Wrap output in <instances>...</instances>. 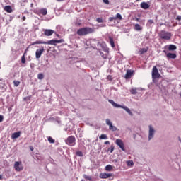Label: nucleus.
Returning a JSON list of instances; mask_svg holds the SVG:
<instances>
[{
	"instance_id": "nucleus-1",
	"label": "nucleus",
	"mask_w": 181,
	"mask_h": 181,
	"mask_svg": "<svg viewBox=\"0 0 181 181\" xmlns=\"http://www.w3.org/2000/svg\"><path fill=\"white\" fill-rule=\"evenodd\" d=\"M94 29L89 27H85L80 28L77 30L76 33L78 36H86V35H90V33H93Z\"/></svg>"
},
{
	"instance_id": "nucleus-2",
	"label": "nucleus",
	"mask_w": 181,
	"mask_h": 181,
	"mask_svg": "<svg viewBox=\"0 0 181 181\" xmlns=\"http://www.w3.org/2000/svg\"><path fill=\"white\" fill-rule=\"evenodd\" d=\"M108 102L110 104H112V105H113L115 107V108H122V110H124L126 111V112H127V114H129V115H131L132 117V115H134V114H132V112H131V110H129V108H128V107L117 104L115 102H114V100H109Z\"/></svg>"
},
{
	"instance_id": "nucleus-3",
	"label": "nucleus",
	"mask_w": 181,
	"mask_h": 181,
	"mask_svg": "<svg viewBox=\"0 0 181 181\" xmlns=\"http://www.w3.org/2000/svg\"><path fill=\"white\" fill-rule=\"evenodd\" d=\"M159 37L163 40H170L172 37V33L165 30H161L159 33Z\"/></svg>"
},
{
	"instance_id": "nucleus-4",
	"label": "nucleus",
	"mask_w": 181,
	"mask_h": 181,
	"mask_svg": "<svg viewBox=\"0 0 181 181\" xmlns=\"http://www.w3.org/2000/svg\"><path fill=\"white\" fill-rule=\"evenodd\" d=\"M148 141H151V139H153L155 136V132H156V131L152 125L148 126Z\"/></svg>"
},
{
	"instance_id": "nucleus-5",
	"label": "nucleus",
	"mask_w": 181,
	"mask_h": 181,
	"mask_svg": "<svg viewBox=\"0 0 181 181\" xmlns=\"http://www.w3.org/2000/svg\"><path fill=\"white\" fill-rule=\"evenodd\" d=\"M14 169L16 172H22V170H23V164H22V161H16L14 163Z\"/></svg>"
},
{
	"instance_id": "nucleus-6",
	"label": "nucleus",
	"mask_w": 181,
	"mask_h": 181,
	"mask_svg": "<svg viewBox=\"0 0 181 181\" xmlns=\"http://www.w3.org/2000/svg\"><path fill=\"white\" fill-rule=\"evenodd\" d=\"M66 145H69V146H74L76 145V137L73 136H70L66 140Z\"/></svg>"
},
{
	"instance_id": "nucleus-7",
	"label": "nucleus",
	"mask_w": 181,
	"mask_h": 181,
	"mask_svg": "<svg viewBox=\"0 0 181 181\" xmlns=\"http://www.w3.org/2000/svg\"><path fill=\"white\" fill-rule=\"evenodd\" d=\"M160 77V74H159V71H158V68L156 66H153L152 69V78L155 80V78H159Z\"/></svg>"
},
{
	"instance_id": "nucleus-8",
	"label": "nucleus",
	"mask_w": 181,
	"mask_h": 181,
	"mask_svg": "<svg viewBox=\"0 0 181 181\" xmlns=\"http://www.w3.org/2000/svg\"><path fill=\"white\" fill-rule=\"evenodd\" d=\"M64 42V40H50L47 42H46L45 45H52L54 46H56L57 43H63Z\"/></svg>"
},
{
	"instance_id": "nucleus-9",
	"label": "nucleus",
	"mask_w": 181,
	"mask_h": 181,
	"mask_svg": "<svg viewBox=\"0 0 181 181\" xmlns=\"http://www.w3.org/2000/svg\"><path fill=\"white\" fill-rule=\"evenodd\" d=\"M116 145L120 148L123 151V152H125V146L124 145V141H122L120 139H117L115 141Z\"/></svg>"
},
{
	"instance_id": "nucleus-10",
	"label": "nucleus",
	"mask_w": 181,
	"mask_h": 181,
	"mask_svg": "<svg viewBox=\"0 0 181 181\" xmlns=\"http://www.w3.org/2000/svg\"><path fill=\"white\" fill-rule=\"evenodd\" d=\"M105 122L109 126V129L110 131H112L113 132L117 131V127L112 125V122H111V120H110V119H106Z\"/></svg>"
},
{
	"instance_id": "nucleus-11",
	"label": "nucleus",
	"mask_w": 181,
	"mask_h": 181,
	"mask_svg": "<svg viewBox=\"0 0 181 181\" xmlns=\"http://www.w3.org/2000/svg\"><path fill=\"white\" fill-rule=\"evenodd\" d=\"M45 52V47H41L40 49H37L35 52V57L36 59H40L42 54H43Z\"/></svg>"
},
{
	"instance_id": "nucleus-12",
	"label": "nucleus",
	"mask_w": 181,
	"mask_h": 181,
	"mask_svg": "<svg viewBox=\"0 0 181 181\" xmlns=\"http://www.w3.org/2000/svg\"><path fill=\"white\" fill-rule=\"evenodd\" d=\"M111 176H112V173H102L100 174V179H108V177H111Z\"/></svg>"
},
{
	"instance_id": "nucleus-13",
	"label": "nucleus",
	"mask_w": 181,
	"mask_h": 181,
	"mask_svg": "<svg viewBox=\"0 0 181 181\" xmlns=\"http://www.w3.org/2000/svg\"><path fill=\"white\" fill-rule=\"evenodd\" d=\"M54 33V30L50 29H45L44 30V35L45 36H52Z\"/></svg>"
},
{
	"instance_id": "nucleus-14",
	"label": "nucleus",
	"mask_w": 181,
	"mask_h": 181,
	"mask_svg": "<svg viewBox=\"0 0 181 181\" xmlns=\"http://www.w3.org/2000/svg\"><path fill=\"white\" fill-rule=\"evenodd\" d=\"M37 14L38 15H43V16H46L47 15V9L46 8H41L37 11Z\"/></svg>"
},
{
	"instance_id": "nucleus-15",
	"label": "nucleus",
	"mask_w": 181,
	"mask_h": 181,
	"mask_svg": "<svg viewBox=\"0 0 181 181\" xmlns=\"http://www.w3.org/2000/svg\"><path fill=\"white\" fill-rule=\"evenodd\" d=\"M140 6L142 9H149L150 6L148 4V3L144 1L140 4Z\"/></svg>"
},
{
	"instance_id": "nucleus-16",
	"label": "nucleus",
	"mask_w": 181,
	"mask_h": 181,
	"mask_svg": "<svg viewBox=\"0 0 181 181\" xmlns=\"http://www.w3.org/2000/svg\"><path fill=\"white\" fill-rule=\"evenodd\" d=\"M21 136V132H14L11 134V139H16Z\"/></svg>"
},
{
	"instance_id": "nucleus-17",
	"label": "nucleus",
	"mask_w": 181,
	"mask_h": 181,
	"mask_svg": "<svg viewBox=\"0 0 181 181\" xmlns=\"http://www.w3.org/2000/svg\"><path fill=\"white\" fill-rule=\"evenodd\" d=\"M134 73V71L127 70L125 74V78H130Z\"/></svg>"
},
{
	"instance_id": "nucleus-18",
	"label": "nucleus",
	"mask_w": 181,
	"mask_h": 181,
	"mask_svg": "<svg viewBox=\"0 0 181 181\" xmlns=\"http://www.w3.org/2000/svg\"><path fill=\"white\" fill-rule=\"evenodd\" d=\"M33 45H46V41L36 40L33 42Z\"/></svg>"
},
{
	"instance_id": "nucleus-19",
	"label": "nucleus",
	"mask_w": 181,
	"mask_h": 181,
	"mask_svg": "<svg viewBox=\"0 0 181 181\" xmlns=\"http://www.w3.org/2000/svg\"><path fill=\"white\" fill-rule=\"evenodd\" d=\"M166 56L168 59H176V54L168 53Z\"/></svg>"
},
{
	"instance_id": "nucleus-20",
	"label": "nucleus",
	"mask_w": 181,
	"mask_h": 181,
	"mask_svg": "<svg viewBox=\"0 0 181 181\" xmlns=\"http://www.w3.org/2000/svg\"><path fill=\"white\" fill-rule=\"evenodd\" d=\"M4 11L8 13H11V12H12V7H11V6H6L4 7Z\"/></svg>"
},
{
	"instance_id": "nucleus-21",
	"label": "nucleus",
	"mask_w": 181,
	"mask_h": 181,
	"mask_svg": "<svg viewBox=\"0 0 181 181\" xmlns=\"http://www.w3.org/2000/svg\"><path fill=\"white\" fill-rule=\"evenodd\" d=\"M112 169H113V167L111 165H107L105 167V170H106L107 172H111Z\"/></svg>"
},
{
	"instance_id": "nucleus-22",
	"label": "nucleus",
	"mask_w": 181,
	"mask_h": 181,
	"mask_svg": "<svg viewBox=\"0 0 181 181\" xmlns=\"http://www.w3.org/2000/svg\"><path fill=\"white\" fill-rule=\"evenodd\" d=\"M109 42L111 47H115V44L114 43V39L112 37H109Z\"/></svg>"
},
{
	"instance_id": "nucleus-23",
	"label": "nucleus",
	"mask_w": 181,
	"mask_h": 181,
	"mask_svg": "<svg viewBox=\"0 0 181 181\" xmlns=\"http://www.w3.org/2000/svg\"><path fill=\"white\" fill-rule=\"evenodd\" d=\"M134 29L137 31L142 30V27L139 24H135Z\"/></svg>"
},
{
	"instance_id": "nucleus-24",
	"label": "nucleus",
	"mask_w": 181,
	"mask_h": 181,
	"mask_svg": "<svg viewBox=\"0 0 181 181\" xmlns=\"http://www.w3.org/2000/svg\"><path fill=\"white\" fill-rule=\"evenodd\" d=\"M146 52H148V48H141V49L139 50V53L140 54H144V53H146Z\"/></svg>"
},
{
	"instance_id": "nucleus-25",
	"label": "nucleus",
	"mask_w": 181,
	"mask_h": 181,
	"mask_svg": "<svg viewBox=\"0 0 181 181\" xmlns=\"http://www.w3.org/2000/svg\"><path fill=\"white\" fill-rule=\"evenodd\" d=\"M26 54V51L24 52V54L21 57V63L25 64L26 63V59L25 58V55Z\"/></svg>"
},
{
	"instance_id": "nucleus-26",
	"label": "nucleus",
	"mask_w": 181,
	"mask_h": 181,
	"mask_svg": "<svg viewBox=\"0 0 181 181\" xmlns=\"http://www.w3.org/2000/svg\"><path fill=\"white\" fill-rule=\"evenodd\" d=\"M177 47L175 45H170L168 47V50H176Z\"/></svg>"
},
{
	"instance_id": "nucleus-27",
	"label": "nucleus",
	"mask_w": 181,
	"mask_h": 181,
	"mask_svg": "<svg viewBox=\"0 0 181 181\" xmlns=\"http://www.w3.org/2000/svg\"><path fill=\"white\" fill-rule=\"evenodd\" d=\"M37 78L38 80H43V78H45V75H43L42 73L38 74Z\"/></svg>"
},
{
	"instance_id": "nucleus-28",
	"label": "nucleus",
	"mask_w": 181,
	"mask_h": 181,
	"mask_svg": "<svg viewBox=\"0 0 181 181\" xmlns=\"http://www.w3.org/2000/svg\"><path fill=\"white\" fill-rule=\"evenodd\" d=\"M99 139H108V136H107V134H101L99 136Z\"/></svg>"
},
{
	"instance_id": "nucleus-29",
	"label": "nucleus",
	"mask_w": 181,
	"mask_h": 181,
	"mask_svg": "<svg viewBox=\"0 0 181 181\" xmlns=\"http://www.w3.org/2000/svg\"><path fill=\"white\" fill-rule=\"evenodd\" d=\"M48 141L49 142V144H54V142H56V141L54 139H53V138H52V136H48Z\"/></svg>"
},
{
	"instance_id": "nucleus-30",
	"label": "nucleus",
	"mask_w": 181,
	"mask_h": 181,
	"mask_svg": "<svg viewBox=\"0 0 181 181\" xmlns=\"http://www.w3.org/2000/svg\"><path fill=\"white\" fill-rule=\"evenodd\" d=\"M115 18H116V19H119V21H122V16H121L119 13H117Z\"/></svg>"
},
{
	"instance_id": "nucleus-31",
	"label": "nucleus",
	"mask_w": 181,
	"mask_h": 181,
	"mask_svg": "<svg viewBox=\"0 0 181 181\" xmlns=\"http://www.w3.org/2000/svg\"><path fill=\"white\" fill-rule=\"evenodd\" d=\"M76 155L77 156H80V157H83V152H82V151H76Z\"/></svg>"
},
{
	"instance_id": "nucleus-32",
	"label": "nucleus",
	"mask_w": 181,
	"mask_h": 181,
	"mask_svg": "<svg viewBox=\"0 0 181 181\" xmlns=\"http://www.w3.org/2000/svg\"><path fill=\"white\" fill-rule=\"evenodd\" d=\"M14 87H18L19 84H21V81H13Z\"/></svg>"
},
{
	"instance_id": "nucleus-33",
	"label": "nucleus",
	"mask_w": 181,
	"mask_h": 181,
	"mask_svg": "<svg viewBox=\"0 0 181 181\" xmlns=\"http://www.w3.org/2000/svg\"><path fill=\"white\" fill-rule=\"evenodd\" d=\"M100 54L103 59H107L108 57V55L103 53L102 52H100Z\"/></svg>"
},
{
	"instance_id": "nucleus-34",
	"label": "nucleus",
	"mask_w": 181,
	"mask_h": 181,
	"mask_svg": "<svg viewBox=\"0 0 181 181\" xmlns=\"http://www.w3.org/2000/svg\"><path fill=\"white\" fill-rule=\"evenodd\" d=\"M130 93L131 94H133L134 95H135V94H136V88H132L130 90Z\"/></svg>"
},
{
	"instance_id": "nucleus-35",
	"label": "nucleus",
	"mask_w": 181,
	"mask_h": 181,
	"mask_svg": "<svg viewBox=\"0 0 181 181\" xmlns=\"http://www.w3.org/2000/svg\"><path fill=\"white\" fill-rule=\"evenodd\" d=\"M36 158L37 160H43L45 159V158H43L42 156H40V155L36 156Z\"/></svg>"
},
{
	"instance_id": "nucleus-36",
	"label": "nucleus",
	"mask_w": 181,
	"mask_h": 181,
	"mask_svg": "<svg viewBox=\"0 0 181 181\" xmlns=\"http://www.w3.org/2000/svg\"><path fill=\"white\" fill-rule=\"evenodd\" d=\"M84 179H86V180H90L91 181V177L88 176L87 175H83Z\"/></svg>"
},
{
	"instance_id": "nucleus-37",
	"label": "nucleus",
	"mask_w": 181,
	"mask_h": 181,
	"mask_svg": "<svg viewBox=\"0 0 181 181\" xmlns=\"http://www.w3.org/2000/svg\"><path fill=\"white\" fill-rule=\"evenodd\" d=\"M112 21H117V18L115 17H110L109 22H112Z\"/></svg>"
},
{
	"instance_id": "nucleus-38",
	"label": "nucleus",
	"mask_w": 181,
	"mask_h": 181,
	"mask_svg": "<svg viewBox=\"0 0 181 181\" xmlns=\"http://www.w3.org/2000/svg\"><path fill=\"white\" fill-rule=\"evenodd\" d=\"M96 22H98V23H103V18H98L96 19Z\"/></svg>"
},
{
	"instance_id": "nucleus-39",
	"label": "nucleus",
	"mask_w": 181,
	"mask_h": 181,
	"mask_svg": "<svg viewBox=\"0 0 181 181\" xmlns=\"http://www.w3.org/2000/svg\"><path fill=\"white\" fill-rule=\"evenodd\" d=\"M132 165H134V162L132 160L127 161L128 166H132Z\"/></svg>"
},
{
	"instance_id": "nucleus-40",
	"label": "nucleus",
	"mask_w": 181,
	"mask_h": 181,
	"mask_svg": "<svg viewBox=\"0 0 181 181\" xmlns=\"http://www.w3.org/2000/svg\"><path fill=\"white\" fill-rule=\"evenodd\" d=\"M108 151H110V153L114 152V147L112 146L108 148Z\"/></svg>"
},
{
	"instance_id": "nucleus-41",
	"label": "nucleus",
	"mask_w": 181,
	"mask_h": 181,
	"mask_svg": "<svg viewBox=\"0 0 181 181\" xmlns=\"http://www.w3.org/2000/svg\"><path fill=\"white\" fill-rule=\"evenodd\" d=\"M103 2L106 5H110V1L108 0H103Z\"/></svg>"
},
{
	"instance_id": "nucleus-42",
	"label": "nucleus",
	"mask_w": 181,
	"mask_h": 181,
	"mask_svg": "<svg viewBox=\"0 0 181 181\" xmlns=\"http://www.w3.org/2000/svg\"><path fill=\"white\" fill-rule=\"evenodd\" d=\"M152 23H153V20H148V25H152Z\"/></svg>"
},
{
	"instance_id": "nucleus-43",
	"label": "nucleus",
	"mask_w": 181,
	"mask_h": 181,
	"mask_svg": "<svg viewBox=\"0 0 181 181\" xmlns=\"http://www.w3.org/2000/svg\"><path fill=\"white\" fill-rule=\"evenodd\" d=\"M176 21H181V16H177L176 17Z\"/></svg>"
},
{
	"instance_id": "nucleus-44",
	"label": "nucleus",
	"mask_w": 181,
	"mask_h": 181,
	"mask_svg": "<svg viewBox=\"0 0 181 181\" xmlns=\"http://www.w3.org/2000/svg\"><path fill=\"white\" fill-rule=\"evenodd\" d=\"M4 121V116L0 115V122H2Z\"/></svg>"
},
{
	"instance_id": "nucleus-45",
	"label": "nucleus",
	"mask_w": 181,
	"mask_h": 181,
	"mask_svg": "<svg viewBox=\"0 0 181 181\" xmlns=\"http://www.w3.org/2000/svg\"><path fill=\"white\" fill-rule=\"evenodd\" d=\"M30 151H32V152H33V151H34V148H33V146H30Z\"/></svg>"
},
{
	"instance_id": "nucleus-46",
	"label": "nucleus",
	"mask_w": 181,
	"mask_h": 181,
	"mask_svg": "<svg viewBox=\"0 0 181 181\" xmlns=\"http://www.w3.org/2000/svg\"><path fill=\"white\" fill-rule=\"evenodd\" d=\"M107 79H108V80H112V76H107Z\"/></svg>"
},
{
	"instance_id": "nucleus-47",
	"label": "nucleus",
	"mask_w": 181,
	"mask_h": 181,
	"mask_svg": "<svg viewBox=\"0 0 181 181\" xmlns=\"http://www.w3.org/2000/svg\"><path fill=\"white\" fill-rule=\"evenodd\" d=\"M104 50L107 52V53H108V48H107V47H104Z\"/></svg>"
},
{
	"instance_id": "nucleus-48",
	"label": "nucleus",
	"mask_w": 181,
	"mask_h": 181,
	"mask_svg": "<svg viewBox=\"0 0 181 181\" xmlns=\"http://www.w3.org/2000/svg\"><path fill=\"white\" fill-rule=\"evenodd\" d=\"M105 145H110V141H105Z\"/></svg>"
},
{
	"instance_id": "nucleus-49",
	"label": "nucleus",
	"mask_w": 181,
	"mask_h": 181,
	"mask_svg": "<svg viewBox=\"0 0 181 181\" xmlns=\"http://www.w3.org/2000/svg\"><path fill=\"white\" fill-rule=\"evenodd\" d=\"M22 20L23 21H26V17L25 16H23Z\"/></svg>"
},
{
	"instance_id": "nucleus-50",
	"label": "nucleus",
	"mask_w": 181,
	"mask_h": 181,
	"mask_svg": "<svg viewBox=\"0 0 181 181\" xmlns=\"http://www.w3.org/2000/svg\"><path fill=\"white\" fill-rule=\"evenodd\" d=\"M63 1H64V0H57V2H62Z\"/></svg>"
},
{
	"instance_id": "nucleus-51",
	"label": "nucleus",
	"mask_w": 181,
	"mask_h": 181,
	"mask_svg": "<svg viewBox=\"0 0 181 181\" xmlns=\"http://www.w3.org/2000/svg\"><path fill=\"white\" fill-rule=\"evenodd\" d=\"M33 66H35L34 64H30V67H33Z\"/></svg>"
},
{
	"instance_id": "nucleus-52",
	"label": "nucleus",
	"mask_w": 181,
	"mask_h": 181,
	"mask_svg": "<svg viewBox=\"0 0 181 181\" xmlns=\"http://www.w3.org/2000/svg\"><path fill=\"white\" fill-rule=\"evenodd\" d=\"M0 180H2V175H0Z\"/></svg>"
},
{
	"instance_id": "nucleus-53",
	"label": "nucleus",
	"mask_w": 181,
	"mask_h": 181,
	"mask_svg": "<svg viewBox=\"0 0 181 181\" xmlns=\"http://www.w3.org/2000/svg\"><path fill=\"white\" fill-rule=\"evenodd\" d=\"M56 35H57V37H59V34H57Z\"/></svg>"
}]
</instances>
